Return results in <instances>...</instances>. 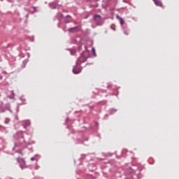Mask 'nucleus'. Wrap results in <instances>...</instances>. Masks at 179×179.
Masks as SVG:
<instances>
[{"instance_id": "obj_1", "label": "nucleus", "mask_w": 179, "mask_h": 179, "mask_svg": "<svg viewBox=\"0 0 179 179\" xmlns=\"http://www.w3.org/2000/svg\"><path fill=\"white\" fill-rule=\"evenodd\" d=\"M85 57H86V56H85V51H83L80 54V57L77 59L76 65L73 68V70H72L73 73H74L75 75H78V73H80V72H82V71L80 69L76 70L75 68H76V66H78V63L80 61V58H85Z\"/></svg>"}, {"instance_id": "obj_2", "label": "nucleus", "mask_w": 179, "mask_h": 179, "mask_svg": "<svg viewBox=\"0 0 179 179\" xmlns=\"http://www.w3.org/2000/svg\"><path fill=\"white\" fill-rule=\"evenodd\" d=\"M93 20L96 26H103L104 24V18H102L101 15L99 14L94 15Z\"/></svg>"}, {"instance_id": "obj_3", "label": "nucleus", "mask_w": 179, "mask_h": 179, "mask_svg": "<svg viewBox=\"0 0 179 179\" xmlns=\"http://www.w3.org/2000/svg\"><path fill=\"white\" fill-rule=\"evenodd\" d=\"M6 111H9L11 114L13 113V111H12V109H10V104L6 103V105H3V103L1 102L0 114L1 113H5Z\"/></svg>"}, {"instance_id": "obj_4", "label": "nucleus", "mask_w": 179, "mask_h": 179, "mask_svg": "<svg viewBox=\"0 0 179 179\" xmlns=\"http://www.w3.org/2000/svg\"><path fill=\"white\" fill-rule=\"evenodd\" d=\"M15 139L20 141V143H23L24 142V135L23 134V131H20L15 133L14 135Z\"/></svg>"}, {"instance_id": "obj_5", "label": "nucleus", "mask_w": 179, "mask_h": 179, "mask_svg": "<svg viewBox=\"0 0 179 179\" xmlns=\"http://www.w3.org/2000/svg\"><path fill=\"white\" fill-rule=\"evenodd\" d=\"M17 161L20 164V167L22 170L27 169V165H26L24 158H17Z\"/></svg>"}, {"instance_id": "obj_6", "label": "nucleus", "mask_w": 179, "mask_h": 179, "mask_svg": "<svg viewBox=\"0 0 179 179\" xmlns=\"http://www.w3.org/2000/svg\"><path fill=\"white\" fill-rule=\"evenodd\" d=\"M69 33H78L79 31V27H71L68 29Z\"/></svg>"}, {"instance_id": "obj_7", "label": "nucleus", "mask_w": 179, "mask_h": 179, "mask_svg": "<svg viewBox=\"0 0 179 179\" xmlns=\"http://www.w3.org/2000/svg\"><path fill=\"white\" fill-rule=\"evenodd\" d=\"M156 6H159V8H163V3L160 0H152Z\"/></svg>"}, {"instance_id": "obj_8", "label": "nucleus", "mask_w": 179, "mask_h": 179, "mask_svg": "<svg viewBox=\"0 0 179 179\" xmlns=\"http://www.w3.org/2000/svg\"><path fill=\"white\" fill-rule=\"evenodd\" d=\"M116 17L117 19H118L120 20V23L122 27V29H125V27H124V19H122V17H121L120 15H116Z\"/></svg>"}, {"instance_id": "obj_9", "label": "nucleus", "mask_w": 179, "mask_h": 179, "mask_svg": "<svg viewBox=\"0 0 179 179\" xmlns=\"http://www.w3.org/2000/svg\"><path fill=\"white\" fill-rule=\"evenodd\" d=\"M23 150H24V148L18 149L16 152L20 155L21 156H23Z\"/></svg>"}, {"instance_id": "obj_10", "label": "nucleus", "mask_w": 179, "mask_h": 179, "mask_svg": "<svg viewBox=\"0 0 179 179\" xmlns=\"http://www.w3.org/2000/svg\"><path fill=\"white\" fill-rule=\"evenodd\" d=\"M117 109H115V108H110V110H109V113L111 115H113V114H114L115 113H117Z\"/></svg>"}, {"instance_id": "obj_11", "label": "nucleus", "mask_w": 179, "mask_h": 179, "mask_svg": "<svg viewBox=\"0 0 179 179\" xmlns=\"http://www.w3.org/2000/svg\"><path fill=\"white\" fill-rule=\"evenodd\" d=\"M68 51H70L71 55H75L76 54V50L72 49H67Z\"/></svg>"}, {"instance_id": "obj_12", "label": "nucleus", "mask_w": 179, "mask_h": 179, "mask_svg": "<svg viewBox=\"0 0 179 179\" xmlns=\"http://www.w3.org/2000/svg\"><path fill=\"white\" fill-rule=\"evenodd\" d=\"M90 167H93L92 169H91L92 171H93V170H96V166H94V164H90L89 165V169H90Z\"/></svg>"}, {"instance_id": "obj_13", "label": "nucleus", "mask_w": 179, "mask_h": 179, "mask_svg": "<svg viewBox=\"0 0 179 179\" xmlns=\"http://www.w3.org/2000/svg\"><path fill=\"white\" fill-rule=\"evenodd\" d=\"M92 55L94 57H97V55L96 54V49H94V48H92Z\"/></svg>"}, {"instance_id": "obj_14", "label": "nucleus", "mask_w": 179, "mask_h": 179, "mask_svg": "<svg viewBox=\"0 0 179 179\" xmlns=\"http://www.w3.org/2000/svg\"><path fill=\"white\" fill-rule=\"evenodd\" d=\"M49 6H50V8H52V9H55L57 8L55 6V3H49Z\"/></svg>"}, {"instance_id": "obj_15", "label": "nucleus", "mask_w": 179, "mask_h": 179, "mask_svg": "<svg viewBox=\"0 0 179 179\" xmlns=\"http://www.w3.org/2000/svg\"><path fill=\"white\" fill-rule=\"evenodd\" d=\"M88 58L89 57H83L84 59L83 61L80 60V64H83L84 62H86Z\"/></svg>"}, {"instance_id": "obj_16", "label": "nucleus", "mask_w": 179, "mask_h": 179, "mask_svg": "<svg viewBox=\"0 0 179 179\" xmlns=\"http://www.w3.org/2000/svg\"><path fill=\"white\" fill-rule=\"evenodd\" d=\"M85 157H86V155L85 154H82L81 155V157L80 158V160H84Z\"/></svg>"}, {"instance_id": "obj_17", "label": "nucleus", "mask_w": 179, "mask_h": 179, "mask_svg": "<svg viewBox=\"0 0 179 179\" xmlns=\"http://www.w3.org/2000/svg\"><path fill=\"white\" fill-rule=\"evenodd\" d=\"M64 23H66V24L71 23V20H68V18H65L64 19Z\"/></svg>"}, {"instance_id": "obj_18", "label": "nucleus", "mask_w": 179, "mask_h": 179, "mask_svg": "<svg viewBox=\"0 0 179 179\" xmlns=\"http://www.w3.org/2000/svg\"><path fill=\"white\" fill-rule=\"evenodd\" d=\"M83 50V48H82V45H80L78 47V52H81Z\"/></svg>"}, {"instance_id": "obj_19", "label": "nucleus", "mask_w": 179, "mask_h": 179, "mask_svg": "<svg viewBox=\"0 0 179 179\" xmlns=\"http://www.w3.org/2000/svg\"><path fill=\"white\" fill-rule=\"evenodd\" d=\"M9 119L8 118H6V120H5V124H9Z\"/></svg>"}, {"instance_id": "obj_20", "label": "nucleus", "mask_w": 179, "mask_h": 179, "mask_svg": "<svg viewBox=\"0 0 179 179\" xmlns=\"http://www.w3.org/2000/svg\"><path fill=\"white\" fill-rule=\"evenodd\" d=\"M89 108L90 110H93V108H94V106H90Z\"/></svg>"}, {"instance_id": "obj_21", "label": "nucleus", "mask_w": 179, "mask_h": 179, "mask_svg": "<svg viewBox=\"0 0 179 179\" xmlns=\"http://www.w3.org/2000/svg\"><path fill=\"white\" fill-rule=\"evenodd\" d=\"M124 34H125L126 36H128L129 34L127 31H124Z\"/></svg>"}, {"instance_id": "obj_22", "label": "nucleus", "mask_w": 179, "mask_h": 179, "mask_svg": "<svg viewBox=\"0 0 179 179\" xmlns=\"http://www.w3.org/2000/svg\"><path fill=\"white\" fill-rule=\"evenodd\" d=\"M17 148V144L15 143V146L13 148V150H15V148Z\"/></svg>"}, {"instance_id": "obj_23", "label": "nucleus", "mask_w": 179, "mask_h": 179, "mask_svg": "<svg viewBox=\"0 0 179 179\" xmlns=\"http://www.w3.org/2000/svg\"><path fill=\"white\" fill-rule=\"evenodd\" d=\"M20 100L22 101L23 103H24V101H26V99H24V98H20Z\"/></svg>"}, {"instance_id": "obj_24", "label": "nucleus", "mask_w": 179, "mask_h": 179, "mask_svg": "<svg viewBox=\"0 0 179 179\" xmlns=\"http://www.w3.org/2000/svg\"><path fill=\"white\" fill-rule=\"evenodd\" d=\"M23 127H24V128H25V129L27 128V124H23Z\"/></svg>"}, {"instance_id": "obj_25", "label": "nucleus", "mask_w": 179, "mask_h": 179, "mask_svg": "<svg viewBox=\"0 0 179 179\" xmlns=\"http://www.w3.org/2000/svg\"><path fill=\"white\" fill-rule=\"evenodd\" d=\"M31 162H34V160H36V158L35 157H31Z\"/></svg>"}, {"instance_id": "obj_26", "label": "nucleus", "mask_w": 179, "mask_h": 179, "mask_svg": "<svg viewBox=\"0 0 179 179\" xmlns=\"http://www.w3.org/2000/svg\"><path fill=\"white\" fill-rule=\"evenodd\" d=\"M60 20H59V22H58V24H57V27L59 28V27H61V26L59 25V23H60Z\"/></svg>"}, {"instance_id": "obj_27", "label": "nucleus", "mask_w": 179, "mask_h": 179, "mask_svg": "<svg viewBox=\"0 0 179 179\" xmlns=\"http://www.w3.org/2000/svg\"><path fill=\"white\" fill-rule=\"evenodd\" d=\"M85 51H88L89 52V50H88V49H87V46H85Z\"/></svg>"}, {"instance_id": "obj_28", "label": "nucleus", "mask_w": 179, "mask_h": 179, "mask_svg": "<svg viewBox=\"0 0 179 179\" xmlns=\"http://www.w3.org/2000/svg\"><path fill=\"white\" fill-rule=\"evenodd\" d=\"M68 17H71V15H67L66 16L65 19H68Z\"/></svg>"}, {"instance_id": "obj_29", "label": "nucleus", "mask_w": 179, "mask_h": 179, "mask_svg": "<svg viewBox=\"0 0 179 179\" xmlns=\"http://www.w3.org/2000/svg\"><path fill=\"white\" fill-rule=\"evenodd\" d=\"M68 121H69V117H66V122H68Z\"/></svg>"}, {"instance_id": "obj_30", "label": "nucleus", "mask_w": 179, "mask_h": 179, "mask_svg": "<svg viewBox=\"0 0 179 179\" xmlns=\"http://www.w3.org/2000/svg\"><path fill=\"white\" fill-rule=\"evenodd\" d=\"M90 8H94V5H90Z\"/></svg>"}, {"instance_id": "obj_31", "label": "nucleus", "mask_w": 179, "mask_h": 179, "mask_svg": "<svg viewBox=\"0 0 179 179\" xmlns=\"http://www.w3.org/2000/svg\"><path fill=\"white\" fill-rule=\"evenodd\" d=\"M11 93H12L13 96H15V92H13V90L11 91Z\"/></svg>"}, {"instance_id": "obj_32", "label": "nucleus", "mask_w": 179, "mask_h": 179, "mask_svg": "<svg viewBox=\"0 0 179 179\" xmlns=\"http://www.w3.org/2000/svg\"><path fill=\"white\" fill-rule=\"evenodd\" d=\"M99 7V4H96L95 6H94V8H98Z\"/></svg>"}, {"instance_id": "obj_33", "label": "nucleus", "mask_w": 179, "mask_h": 179, "mask_svg": "<svg viewBox=\"0 0 179 179\" xmlns=\"http://www.w3.org/2000/svg\"><path fill=\"white\" fill-rule=\"evenodd\" d=\"M112 29V30H113L114 31H115V28H113V27H110Z\"/></svg>"}, {"instance_id": "obj_34", "label": "nucleus", "mask_w": 179, "mask_h": 179, "mask_svg": "<svg viewBox=\"0 0 179 179\" xmlns=\"http://www.w3.org/2000/svg\"><path fill=\"white\" fill-rule=\"evenodd\" d=\"M3 78V77L2 76H0L1 80H2Z\"/></svg>"}, {"instance_id": "obj_35", "label": "nucleus", "mask_w": 179, "mask_h": 179, "mask_svg": "<svg viewBox=\"0 0 179 179\" xmlns=\"http://www.w3.org/2000/svg\"><path fill=\"white\" fill-rule=\"evenodd\" d=\"M22 48V45H20V47L18 48V50H20Z\"/></svg>"}, {"instance_id": "obj_36", "label": "nucleus", "mask_w": 179, "mask_h": 179, "mask_svg": "<svg viewBox=\"0 0 179 179\" xmlns=\"http://www.w3.org/2000/svg\"><path fill=\"white\" fill-rule=\"evenodd\" d=\"M111 86H112L111 85H108V87H111Z\"/></svg>"}, {"instance_id": "obj_37", "label": "nucleus", "mask_w": 179, "mask_h": 179, "mask_svg": "<svg viewBox=\"0 0 179 179\" xmlns=\"http://www.w3.org/2000/svg\"><path fill=\"white\" fill-rule=\"evenodd\" d=\"M28 149H29V150H31L32 148H28Z\"/></svg>"}, {"instance_id": "obj_38", "label": "nucleus", "mask_w": 179, "mask_h": 179, "mask_svg": "<svg viewBox=\"0 0 179 179\" xmlns=\"http://www.w3.org/2000/svg\"><path fill=\"white\" fill-rule=\"evenodd\" d=\"M24 62H26V63H27V59H25V60L24 61Z\"/></svg>"}, {"instance_id": "obj_39", "label": "nucleus", "mask_w": 179, "mask_h": 179, "mask_svg": "<svg viewBox=\"0 0 179 179\" xmlns=\"http://www.w3.org/2000/svg\"><path fill=\"white\" fill-rule=\"evenodd\" d=\"M109 155H110V156H113V154H111V153H109Z\"/></svg>"}, {"instance_id": "obj_40", "label": "nucleus", "mask_w": 179, "mask_h": 179, "mask_svg": "<svg viewBox=\"0 0 179 179\" xmlns=\"http://www.w3.org/2000/svg\"><path fill=\"white\" fill-rule=\"evenodd\" d=\"M34 11L36 12V7H34Z\"/></svg>"}, {"instance_id": "obj_41", "label": "nucleus", "mask_w": 179, "mask_h": 179, "mask_svg": "<svg viewBox=\"0 0 179 179\" xmlns=\"http://www.w3.org/2000/svg\"><path fill=\"white\" fill-rule=\"evenodd\" d=\"M74 23H75V24H78V22H74Z\"/></svg>"}, {"instance_id": "obj_42", "label": "nucleus", "mask_w": 179, "mask_h": 179, "mask_svg": "<svg viewBox=\"0 0 179 179\" xmlns=\"http://www.w3.org/2000/svg\"><path fill=\"white\" fill-rule=\"evenodd\" d=\"M87 65H90V63H87Z\"/></svg>"}, {"instance_id": "obj_43", "label": "nucleus", "mask_w": 179, "mask_h": 179, "mask_svg": "<svg viewBox=\"0 0 179 179\" xmlns=\"http://www.w3.org/2000/svg\"><path fill=\"white\" fill-rule=\"evenodd\" d=\"M94 1H96V2H98V1H100V0H94Z\"/></svg>"}, {"instance_id": "obj_44", "label": "nucleus", "mask_w": 179, "mask_h": 179, "mask_svg": "<svg viewBox=\"0 0 179 179\" xmlns=\"http://www.w3.org/2000/svg\"><path fill=\"white\" fill-rule=\"evenodd\" d=\"M96 125H99V123H98V122H96Z\"/></svg>"}, {"instance_id": "obj_45", "label": "nucleus", "mask_w": 179, "mask_h": 179, "mask_svg": "<svg viewBox=\"0 0 179 179\" xmlns=\"http://www.w3.org/2000/svg\"><path fill=\"white\" fill-rule=\"evenodd\" d=\"M38 167H40V166H36V169H38Z\"/></svg>"}, {"instance_id": "obj_46", "label": "nucleus", "mask_w": 179, "mask_h": 179, "mask_svg": "<svg viewBox=\"0 0 179 179\" xmlns=\"http://www.w3.org/2000/svg\"><path fill=\"white\" fill-rule=\"evenodd\" d=\"M101 160H104V159H101Z\"/></svg>"}, {"instance_id": "obj_47", "label": "nucleus", "mask_w": 179, "mask_h": 179, "mask_svg": "<svg viewBox=\"0 0 179 179\" xmlns=\"http://www.w3.org/2000/svg\"><path fill=\"white\" fill-rule=\"evenodd\" d=\"M28 145H30V143H29Z\"/></svg>"}, {"instance_id": "obj_48", "label": "nucleus", "mask_w": 179, "mask_h": 179, "mask_svg": "<svg viewBox=\"0 0 179 179\" xmlns=\"http://www.w3.org/2000/svg\"><path fill=\"white\" fill-rule=\"evenodd\" d=\"M108 1H111V0H108Z\"/></svg>"}]
</instances>
